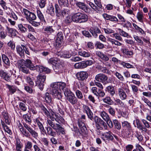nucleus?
Returning <instances> with one entry per match:
<instances>
[{"instance_id":"338daca9","label":"nucleus","mask_w":151,"mask_h":151,"mask_svg":"<svg viewBox=\"0 0 151 151\" xmlns=\"http://www.w3.org/2000/svg\"><path fill=\"white\" fill-rule=\"evenodd\" d=\"M115 75L119 79L120 81H124V78L123 76L120 73H119L117 72H116Z\"/></svg>"},{"instance_id":"f257e3e1","label":"nucleus","mask_w":151,"mask_h":151,"mask_svg":"<svg viewBox=\"0 0 151 151\" xmlns=\"http://www.w3.org/2000/svg\"><path fill=\"white\" fill-rule=\"evenodd\" d=\"M41 109L46 116L50 119L47 120V125L56 130L57 133H59L60 134H65V130L60 125L64 121L63 118L61 116H58L52 109L48 111L44 106L41 107Z\"/></svg>"},{"instance_id":"774afa93","label":"nucleus","mask_w":151,"mask_h":151,"mask_svg":"<svg viewBox=\"0 0 151 151\" xmlns=\"http://www.w3.org/2000/svg\"><path fill=\"white\" fill-rule=\"evenodd\" d=\"M109 20L115 22H117L119 21V19L116 17L111 15Z\"/></svg>"},{"instance_id":"393cba45","label":"nucleus","mask_w":151,"mask_h":151,"mask_svg":"<svg viewBox=\"0 0 151 151\" xmlns=\"http://www.w3.org/2000/svg\"><path fill=\"white\" fill-rule=\"evenodd\" d=\"M96 55L104 61H107L109 60V58L106 55H104L103 53L100 51H96Z\"/></svg>"},{"instance_id":"6ab92c4d","label":"nucleus","mask_w":151,"mask_h":151,"mask_svg":"<svg viewBox=\"0 0 151 151\" xmlns=\"http://www.w3.org/2000/svg\"><path fill=\"white\" fill-rule=\"evenodd\" d=\"M36 70L40 72H45L47 73H49L51 72V70L49 68L44 67L42 66L37 65Z\"/></svg>"},{"instance_id":"c9c22d12","label":"nucleus","mask_w":151,"mask_h":151,"mask_svg":"<svg viewBox=\"0 0 151 151\" xmlns=\"http://www.w3.org/2000/svg\"><path fill=\"white\" fill-rule=\"evenodd\" d=\"M49 63L53 65L54 66L57 63H60V60L56 58H51L48 61Z\"/></svg>"},{"instance_id":"de8ad7c7","label":"nucleus","mask_w":151,"mask_h":151,"mask_svg":"<svg viewBox=\"0 0 151 151\" xmlns=\"http://www.w3.org/2000/svg\"><path fill=\"white\" fill-rule=\"evenodd\" d=\"M118 30L119 31V32L121 35L124 37H126L127 38H128L129 37V35L128 33L124 31L120 28H119Z\"/></svg>"},{"instance_id":"4be33fe9","label":"nucleus","mask_w":151,"mask_h":151,"mask_svg":"<svg viewBox=\"0 0 151 151\" xmlns=\"http://www.w3.org/2000/svg\"><path fill=\"white\" fill-rule=\"evenodd\" d=\"M0 76L5 80L9 81L10 80V78L7 73L4 72L3 70H0Z\"/></svg>"},{"instance_id":"69168bd1","label":"nucleus","mask_w":151,"mask_h":151,"mask_svg":"<svg viewBox=\"0 0 151 151\" xmlns=\"http://www.w3.org/2000/svg\"><path fill=\"white\" fill-rule=\"evenodd\" d=\"M95 46L97 48L99 49H103L104 47V45L99 42H97L95 44Z\"/></svg>"},{"instance_id":"4d7b16f0","label":"nucleus","mask_w":151,"mask_h":151,"mask_svg":"<svg viewBox=\"0 0 151 151\" xmlns=\"http://www.w3.org/2000/svg\"><path fill=\"white\" fill-rule=\"evenodd\" d=\"M19 29L20 30L22 33H25L27 30V28L23 26L22 24H19L18 25Z\"/></svg>"},{"instance_id":"72a5a7b5","label":"nucleus","mask_w":151,"mask_h":151,"mask_svg":"<svg viewBox=\"0 0 151 151\" xmlns=\"http://www.w3.org/2000/svg\"><path fill=\"white\" fill-rule=\"evenodd\" d=\"M52 127L50 126L46 128L48 134L52 137H55L56 135V133L54 131L52 128Z\"/></svg>"},{"instance_id":"3c124183","label":"nucleus","mask_w":151,"mask_h":151,"mask_svg":"<svg viewBox=\"0 0 151 151\" xmlns=\"http://www.w3.org/2000/svg\"><path fill=\"white\" fill-rule=\"evenodd\" d=\"M47 12L52 16L55 14L54 9L53 6L51 5L49 8L47 10Z\"/></svg>"},{"instance_id":"c03bdc74","label":"nucleus","mask_w":151,"mask_h":151,"mask_svg":"<svg viewBox=\"0 0 151 151\" xmlns=\"http://www.w3.org/2000/svg\"><path fill=\"white\" fill-rule=\"evenodd\" d=\"M44 97L46 102L47 103L50 104L51 102L52 98L48 92H46L45 93Z\"/></svg>"},{"instance_id":"49530a36","label":"nucleus","mask_w":151,"mask_h":151,"mask_svg":"<svg viewBox=\"0 0 151 151\" xmlns=\"http://www.w3.org/2000/svg\"><path fill=\"white\" fill-rule=\"evenodd\" d=\"M113 122L116 128L118 130L121 129V124L117 119L114 120Z\"/></svg>"},{"instance_id":"5701e85b","label":"nucleus","mask_w":151,"mask_h":151,"mask_svg":"<svg viewBox=\"0 0 151 151\" xmlns=\"http://www.w3.org/2000/svg\"><path fill=\"white\" fill-rule=\"evenodd\" d=\"M42 45L44 47H50L51 40L50 39L47 38H43L41 41Z\"/></svg>"},{"instance_id":"473e14b6","label":"nucleus","mask_w":151,"mask_h":151,"mask_svg":"<svg viewBox=\"0 0 151 151\" xmlns=\"http://www.w3.org/2000/svg\"><path fill=\"white\" fill-rule=\"evenodd\" d=\"M121 50L123 53L124 55L129 56H132L133 55V52L132 50H128L126 48H122L121 49Z\"/></svg>"},{"instance_id":"5fc2aeb1","label":"nucleus","mask_w":151,"mask_h":151,"mask_svg":"<svg viewBox=\"0 0 151 151\" xmlns=\"http://www.w3.org/2000/svg\"><path fill=\"white\" fill-rule=\"evenodd\" d=\"M25 78L26 81L29 83V85L32 87L34 86V83L32 79L28 76H26Z\"/></svg>"},{"instance_id":"f8f14e48","label":"nucleus","mask_w":151,"mask_h":151,"mask_svg":"<svg viewBox=\"0 0 151 151\" xmlns=\"http://www.w3.org/2000/svg\"><path fill=\"white\" fill-rule=\"evenodd\" d=\"M83 111L86 113L88 118L92 120L93 118V114L89 107L86 105H84L83 106Z\"/></svg>"},{"instance_id":"052dcab7","label":"nucleus","mask_w":151,"mask_h":151,"mask_svg":"<svg viewBox=\"0 0 151 151\" xmlns=\"http://www.w3.org/2000/svg\"><path fill=\"white\" fill-rule=\"evenodd\" d=\"M76 94L77 98L79 99H82L83 98V95L82 92L79 90H76Z\"/></svg>"},{"instance_id":"9d476101","label":"nucleus","mask_w":151,"mask_h":151,"mask_svg":"<svg viewBox=\"0 0 151 151\" xmlns=\"http://www.w3.org/2000/svg\"><path fill=\"white\" fill-rule=\"evenodd\" d=\"M75 4L79 8L86 12L90 13L91 12V8L85 5L84 3L78 1L76 2Z\"/></svg>"},{"instance_id":"412c9836","label":"nucleus","mask_w":151,"mask_h":151,"mask_svg":"<svg viewBox=\"0 0 151 151\" xmlns=\"http://www.w3.org/2000/svg\"><path fill=\"white\" fill-rule=\"evenodd\" d=\"M52 83L55 85V86H56L60 91L61 89L63 90L66 86L65 83L62 82H54Z\"/></svg>"},{"instance_id":"79ce46f5","label":"nucleus","mask_w":151,"mask_h":151,"mask_svg":"<svg viewBox=\"0 0 151 151\" xmlns=\"http://www.w3.org/2000/svg\"><path fill=\"white\" fill-rule=\"evenodd\" d=\"M7 33L4 31L3 27L0 29V39L1 40L4 39L6 37Z\"/></svg>"},{"instance_id":"aec40b11","label":"nucleus","mask_w":151,"mask_h":151,"mask_svg":"<svg viewBox=\"0 0 151 151\" xmlns=\"http://www.w3.org/2000/svg\"><path fill=\"white\" fill-rule=\"evenodd\" d=\"M25 47V46L22 45V46L19 45L16 47L17 52L21 57H24V56Z\"/></svg>"},{"instance_id":"dca6fc26","label":"nucleus","mask_w":151,"mask_h":151,"mask_svg":"<svg viewBox=\"0 0 151 151\" xmlns=\"http://www.w3.org/2000/svg\"><path fill=\"white\" fill-rule=\"evenodd\" d=\"M24 64L26 67L28 68L31 70H34L36 69V67H35L31 61L29 59H26L25 61L24 60Z\"/></svg>"},{"instance_id":"ddd939ff","label":"nucleus","mask_w":151,"mask_h":151,"mask_svg":"<svg viewBox=\"0 0 151 151\" xmlns=\"http://www.w3.org/2000/svg\"><path fill=\"white\" fill-rule=\"evenodd\" d=\"M88 74L86 71H81L78 72L76 74V76L78 79L83 81L86 79L88 77Z\"/></svg>"},{"instance_id":"2f4dec72","label":"nucleus","mask_w":151,"mask_h":151,"mask_svg":"<svg viewBox=\"0 0 151 151\" xmlns=\"http://www.w3.org/2000/svg\"><path fill=\"white\" fill-rule=\"evenodd\" d=\"M99 114L102 118L105 121H107L110 118L108 114L105 111H100L99 113Z\"/></svg>"},{"instance_id":"9b49d317","label":"nucleus","mask_w":151,"mask_h":151,"mask_svg":"<svg viewBox=\"0 0 151 151\" xmlns=\"http://www.w3.org/2000/svg\"><path fill=\"white\" fill-rule=\"evenodd\" d=\"M24 60H19L18 61V64L20 70L23 72L27 74L29 73V70L24 64Z\"/></svg>"},{"instance_id":"7ed1b4c3","label":"nucleus","mask_w":151,"mask_h":151,"mask_svg":"<svg viewBox=\"0 0 151 151\" xmlns=\"http://www.w3.org/2000/svg\"><path fill=\"white\" fill-rule=\"evenodd\" d=\"M65 96L67 97V100L72 104L77 103L78 99L74 94L68 88H65L64 91Z\"/></svg>"},{"instance_id":"58836bf2","label":"nucleus","mask_w":151,"mask_h":151,"mask_svg":"<svg viewBox=\"0 0 151 151\" xmlns=\"http://www.w3.org/2000/svg\"><path fill=\"white\" fill-rule=\"evenodd\" d=\"M103 101L109 105H112L114 103V102L111 98L109 97H106L103 99Z\"/></svg>"},{"instance_id":"cd10ccee","label":"nucleus","mask_w":151,"mask_h":151,"mask_svg":"<svg viewBox=\"0 0 151 151\" xmlns=\"http://www.w3.org/2000/svg\"><path fill=\"white\" fill-rule=\"evenodd\" d=\"M35 123L38 126L41 132H45V130L44 128L43 124L40 122L38 118H36L35 120Z\"/></svg>"},{"instance_id":"a211bd4d","label":"nucleus","mask_w":151,"mask_h":151,"mask_svg":"<svg viewBox=\"0 0 151 151\" xmlns=\"http://www.w3.org/2000/svg\"><path fill=\"white\" fill-rule=\"evenodd\" d=\"M118 94L121 100H124L126 99L127 95L124 91L121 88H119L118 90Z\"/></svg>"},{"instance_id":"c85d7f7f","label":"nucleus","mask_w":151,"mask_h":151,"mask_svg":"<svg viewBox=\"0 0 151 151\" xmlns=\"http://www.w3.org/2000/svg\"><path fill=\"white\" fill-rule=\"evenodd\" d=\"M2 116L5 119L6 123L7 124H9L10 123V120L8 113L6 111H4L2 112Z\"/></svg>"},{"instance_id":"e433bc0d","label":"nucleus","mask_w":151,"mask_h":151,"mask_svg":"<svg viewBox=\"0 0 151 151\" xmlns=\"http://www.w3.org/2000/svg\"><path fill=\"white\" fill-rule=\"evenodd\" d=\"M2 58L3 62L7 66L10 65V61L9 58L5 55H2Z\"/></svg>"},{"instance_id":"f03ea898","label":"nucleus","mask_w":151,"mask_h":151,"mask_svg":"<svg viewBox=\"0 0 151 151\" xmlns=\"http://www.w3.org/2000/svg\"><path fill=\"white\" fill-rule=\"evenodd\" d=\"M88 19V17L86 14L78 12L74 13L72 17H67L65 22L67 24H69L72 21L77 23H82L86 22Z\"/></svg>"},{"instance_id":"ea45409f","label":"nucleus","mask_w":151,"mask_h":151,"mask_svg":"<svg viewBox=\"0 0 151 151\" xmlns=\"http://www.w3.org/2000/svg\"><path fill=\"white\" fill-rule=\"evenodd\" d=\"M37 13L38 17L40 21L45 22L44 16L41 11L40 10H37Z\"/></svg>"},{"instance_id":"1a4fd4ad","label":"nucleus","mask_w":151,"mask_h":151,"mask_svg":"<svg viewBox=\"0 0 151 151\" xmlns=\"http://www.w3.org/2000/svg\"><path fill=\"white\" fill-rule=\"evenodd\" d=\"M95 79L99 82L106 83H108V77L107 76L103 73H99L97 74L95 77Z\"/></svg>"},{"instance_id":"0eeeda50","label":"nucleus","mask_w":151,"mask_h":151,"mask_svg":"<svg viewBox=\"0 0 151 151\" xmlns=\"http://www.w3.org/2000/svg\"><path fill=\"white\" fill-rule=\"evenodd\" d=\"M46 78V76L45 75H40L37 77V81L36 82V85H37L39 89L42 90L44 88V83Z\"/></svg>"},{"instance_id":"a878e982","label":"nucleus","mask_w":151,"mask_h":151,"mask_svg":"<svg viewBox=\"0 0 151 151\" xmlns=\"http://www.w3.org/2000/svg\"><path fill=\"white\" fill-rule=\"evenodd\" d=\"M61 63V62L60 63H57L53 66L54 70L57 73L61 72V69L63 66Z\"/></svg>"},{"instance_id":"6e6d98bb","label":"nucleus","mask_w":151,"mask_h":151,"mask_svg":"<svg viewBox=\"0 0 151 151\" xmlns=\"http://www.w3.org/2000/svg\"><path fill=\"white\" fill-rule=\"evenodd\" d=\"M80 133L82 135H83L87 134V130L85 126L80 128Z\"/></svg>"},{"instance_id":"20e7f679","label":"nucleus","mask_w":151,"mask_h":151,"mask_svg":"<svg viewBox=\"0 0 151 151\" xmlns=\"http://www.w3.org/2000/svg\"><path fill=\"white\" fill-rule=\"evenodd\" d=\"M50 93L53 96L57 98L58 99H61L62 96L61 91L56 86H55V85L52 83L50 84Z\"/></svg>"},{"instance_id":"0e129e2a","label":"nucleus","mask_w":151,"mask_h":151,"mask_svg":"<svg viewBox=\"0 0 151 151\" xmlns=\"http://www.w3.org/2000/svg\"><path fill=\"white\" fill-rule=\"evenodd\" d=\"M111 36V37H114L116 39L120 41H122V38L117 33L113 34Z\"/></svg>"},{"instance_id":"09e8293b","label":"nucleus","mask_w":151,"mask_h":151,"mask_svg":"<svg viewBox=\"0 0 151 151\" xmlns=\"http://www.w3.org/2000/svg\"><path fill=\"white\" fill-rule=\"evenodd\" d=\"M79 55L85 57H88L90 56V53L85 51H81L78 52Z\"/></svg>"},{"instance_id":"7c9ffc66","label":"nucleus","mask_w":151,"mask_h":151,"mask_svg":"<svg viewBox=\"0 0 151 151\" xmlns=\"http://www.w3.org/2000/svg\"><path fill=\"white\" fill-rule=\"evenodd\" d=\"M96 6L93 7V9L94 11L97 13L101 14L102 12V6L101 4H98V5H96Z\"/></svg>"},{"instance_id":"423d86ee","label":"nucleus","mask_w":151,"mask_h":151,"mask_svg":"<svg viewBox=\"0 0 151 151\" xmlns=\"http://www.w3.org/2000/svg\"><path fill=\"white\" fill-rule=\"evenodd\" d=\"M93 63V62L92 60H88L76 63L74 65V67L76 69H82L86 68L88 66L91 65Z\"/></svg>"},{"instance_id":"4468645a","label":"nucleus","mask_w":151,"mask_h":151,"mask_svg":"<svg viewBox=\"0 0 151 151\" xmlns=\"http://www.w3.org/2000/svg\"><path fill=\"white\" fill-rule=\"evenodd\" d=\"M23 125L24 127L29 132L33 137L37 138L38 137V134L29 125L25 123H24Z\"/></svg>"},{"instance_id":"bb28decb","label":"nucleus","mask_w":151,"mask_h":151,"mask_svg":"<svg viewBox=\"0 0 151 151\" xmlns=\"http://www.w3.org/2000/svg\"><path fill=\"white\" fill-rule=\"evenodd\" d=\"M63 38V35L62 32H59L57 34L56 42L58 45H60Z\"/></svg>"},{"instance_id":"864d4df0","label":"nucleus","mask_w":151,"mask_h":151,"mask_svg":"<svg viewBox=\"0 0 151 151\" xmlns=\"http://www.w3.org/2000/svg\"><path fill=\"white\" fill-rule=\"evenodd\" d=\"M132 25L135 29L139 32H140L141 34H145L144 31L142 28H140L136 24L134 23H133Z\"/></svg>"},{"instance_id":"680f3d73","label":"nucleus","mask_w":151,"mask_h":151,"mask_svg":"<svg viewBox=\"0 0 151 151\" xmlns=\"http://www.w3.org/2000/svg\"><path fill=\"white\" fill-rule=\"evenodd\" d=\"M19 107L20 109L23 111H26L27 109L25 104L22 102H20L19 104Z\"/></svg>"},{"instance_id":"e2e57ef3","label":"nucleus","mask_w":151,"mask_h":151,"mask_svg":"<svg viewBox=\"0 0 151 151\" xmlns=\"http://www.w3.org/2000/svg\"><path fill=\"white\" fill-rule=\"evenodd\" d=\"M16 148H21L22 147V145L19 139L17 138L16 139Z\"/></svg>"},{"instance_id":"4c0bfd02","label":"nucleus","mask_w":151,"mask_h":151,"mask_svg":"<svg viewBox=\"0 0 151 151\" xmlns=\"http://www.w3.org/2000/svg\"><path fill=\"white\" fill-rule=\"evenodd\" d=\"M107 91L110 93V95L113 96L115 93V91L114 87L112 86H108L106 88Z\"/></svg>"},{"instance_id":"bf43d9fd","label":"nucleus","mask_w":151,"mask_h":151,"mask_svg":"<svg viewBox=\"0 0 151 151\" xmlns=\"http://www.w3.org/2000/svg\"><path fill=\"white\" fill-rule=\"evenodd\" d=\"M103 29L105 33L106 34H109L114 32V31L111 28H103Z\"/></svg>"},{"instance_id":"c756f323","label":"nucleus","mask_w":151,"mask_h":151,"mask_svg":"<svg viewBox=\"0 0 151 151\" xmlns=\"http://www.w3.org/2000/svg\"><path fill=\"white\" fill-rule=\"evenodd\" d=\"M6 88L9 89V92L11 94L14 93L16 91L17 88L14 86L6 84Z\"/></svg>"},{"instance_id":"b1692460","label":"nucleus","mask_w":151,"mask_h":151,"mask_svg":"<svg viewBox=\"0 0 151 151\" xmlns=\"http://www.w3.org/2000/svg\"><path fill=\"white\" fill-rule=\"evenodd\" d=\"M44 30L45 33L47 35H50L55 31L52 27L50 26H47L45 27L44 29Z\"/></svg>"},{"instance_id":"37998d69","label":"nucleus","mask_w":151,"mask_h":151,"mask_svg":"<svg viewBox=\"0 0 151 151\" xmlns=\"http://www.w3.org/2000/svg\"><path fill=\"white\" fill-rule=\"evenodd\" d=\"M6 29L8 33L12 36H15L16 35V30L14 29L9 28L6 26Z\"/></svg>"},{"instance_id":"39448f33","label":"nucleus","mask_w":151,"mask_h":151,"mask_svg":"<svg viewBox=\"0 0 151 151\" xmlns=\"http://www.w3.org/2000/svg\"><path fill=\"white\" fill-rule=\"evenodd\" d=\"M122 126L123 128L122 132L124 136H128L130 134L132 128L130 123L126 121L122 122Z\"/></svg>"},{"instance_id":"2eb2a0df","label":"nucleus","mask_w":151,"mask_h":151,"mask_svg":"<svg viewBox=\"0 0 151 151\" xmlns=\"http://www.w3.org/2000/svg\"><path fill=\"white\" fill-rule=\"evenodd\" d=\"M113 134L110 131L108 132L104 133L102 134V138L104 141L107 140L108 141L112 140L114 139Z\"/></svg>"},{"instance_id":"f704fd0d","label":"nucleus","mask_w":151,"mask_h":151,"mask_svg":"<svg viewBox=\"0 0 151 151\" xmlns=\"http://www.w3.org/2000/svg\"><path fill=\"white\" fill-rule=\"evenodd\" d=\"M137 18L138 21L140 22L143 23L144 14L142 12H138L137 14Z\"/></svg>"},{"instance_id":"13d9d810","label":"nucleus","mask_w":151,"mask_h":151,"mask_svg":"<svg viewBox=\"0 0 151 151\" xmlns=\"http://www.w3.org/2000/svg\"><path fill=\"white\" fill-rule=\"evenodd\" d=\"M133 37L135 40L138 43V44L140 45H142L143 44V41L138 36L136 35H134Z\"/></svg>"},{"instance_id":"a19ab883","label":"nucleus","mask_w":151,"mask_h":151,"mask_svg":"<svg viewBox=\"0 0 151 151\" xmlns=\"http://www.w3.org/2000/svg\"><path fill=\"white\" fill-rule=\"evenodd\" d=\"M115 102V104L118 106L119 107H123L124 106V103L119 99H114Z\"/></svg>"},{"instance_id":"f3484780","label":"nucleus","mask_w":151,"mask_h":151,"mask_svg":"<svg viewBox=\"0 0 151 151\" xmlns=\"http://www.w3.org/2000/svg\"><path fill=\"white\" fill-rule=\"evenodd\" d=\"M72 52V50L69 51H65L62 52L61 56L65 58H69L72 55H74L76 54V52Z\"/></svg>"},{"instance_id":"6e6552de","label":"nucleus","mask_w":151,"mask_h":151,"mask_svg":"<svg viewBox=\"0 0 151 151\" xmlns=\"http://www.w3.org/2000/svg\"><path fill=\"white\" fill-rule=\"evenodd\" d=\"M23 11L24 14L26 16V19L29 22L36 19L37 17L34 13L31 12L25 9H24Z\"/></svg>"},{"instance_id":"8fccbe9b","label":"nucleus","mask_w":151,"mask_h":151,"mask_svg":"<svg viewBox=\"0 0 151 151\" xmlns=\"http://www.w3.org/2000/svg\"><path fill=\"white\" fill-rule=\"evenodd\" d=\"M95 121L96 124V127H97V125H101V124L104 122V121L100 118L96 116L95 118Z\"/></svg>"},{"instance_id":"a18cd8bd","label":"nucleus","mask_w":151,"mask_h":151,"mask_svg":"<svg viewBox=\"0 0 151 151\" xmlns=\"http://www.w3.org/2000/svg\"><path fill=\"white\" fill-rule=\"evenodd\" d=\"M22 119L27 122L30 124L32 120L30 116L27 114H25L23 115Z\"/></svg>"},{"instance_id":"603ef678","label":"nucleus","mask_w":151,"mask_h":151,"mask_svg":"<svg viewBox=\"0 0 151 151\" xmlns=\"http://www.w3.org/2000/svg\"><path fill=\"white\" fill-rule=\"evenodd\" d=\"M106 106L108 108V111L109 113L112 116H114L115 114V111L114 109L108 105H106Z\"/></svg>"}]
</instances>
